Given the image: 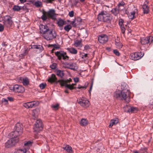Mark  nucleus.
Returning <instances> with one entry per match:
<instances>
[{"mask_svg":"<svg viewBox=\"0 0 153 153\" xmlns=\"http://www.w3.org/2000/svg\"><path fill=\"white\" fill-rule=\"evenodd\" d=\"M39 111V110L38 108L34 109L33 110L32 115L34 119L36 118L37 117Z\"/></svg>","mask_w":153,"mask_h":153,"instance_id":"24","label":"nucleus"},{"mask_svg":"<svg viewBox=\"0 0 153 153\" xmlns=\"http://www.w3.org/2000/svg\"><path fill=\"white\" fill-rule=\"evenodd\" d=\"M78 88L79 89H81V87L80 86H79Z\"/></svg>","mask_w":153,"mask_h":153,"instance_id":"63","label":"nucleus"},{"mask_svg":"<svg viewBox=\"0 0 153 153\" xmlns=\"http://www.w3.org/2000/svg\"><path fill=\"white\" fill-rule=\"evenodd\" d=\"M27 51L26 50H25L24 51V53L23 54V55L24 56H25V55H26L27 53Z\"/></svg>","mask_w":153,"mask_h":153,"instance_id":"57","label":"nucleus"},{"mask_svg":"<svg viewBox=\"0 0 153 153\" xmlns=\"http://www.w3.org/2000/svg\"><path fill=\"white\" fill-rule=\"evenodd\" d=\"M121 92L119 90L116 91L114 93V96L117 98L120 99L121 98Z\"/></svg>","mask_w":153,"mask_h":153,"instance_id":"26","label":"nucleus"},{"mask_svg":"<svg viewBox=\"0 0 153 153\" xmlns=\"http://www.w3.org/2000/svg\"><path fill=\"white\" fill-rule=\"evenodd\" d=\"M143 9L144 13H147L149 11V7L146 4H144L143 6Z\"/></svg>","mask_w":153,"mask_h":153,"instance_id":"28","label":"nucleus"},{"mask_svg":"<svg viewBox=\"0 0 153 153\" xmlns=\"http://www.w3.org/2000/svg\"><path fill=\"white\" fill-rule=\"evenodd\" d=\"M114 53L117 56H119L120 53L119 51L116 50H114L113 51Z\"/></svg>","mask_w":153,"mask_h":153,"instance_id":"48","label":"nucleus"},{"mask_svg":"<svg viewBox=\"0 0 153 153\" xmlns=\"http://www.w3.org/2000/svg\"><path fill=\"white\" fill-rule=\"evenodd\" d=\"M23 106L26 108H32L33 107L32 102L24 103L23 104Z\"/></svg>","mask_w":153,"mask_h":153,"instance_id":"27","label":"nucleus"},{"mask_svg":"<svg viewBox=\"0 0 153 153\" xmlns=\"http://www.w3.org/2000/svg\"><path fill=\"white\" fill-rule=\"evenodd\" d=\"M19 141L18 138L13 139L11 138L8 140L5 143V146L7 148H10L15 145Z\"/></svg>","mask_w":153,"mask_h":153,"instance_id":"8","label":"nucleus"},{"mask_svg":"<svg viewBox=\"0 0 153 153\" xmlns=\"http://www.w3.org/2000/svg\"><path fill=\"white\" fill-rule=\"evenodd\" d=\"M43 36L46 40H50L56 37V34L55 32L53 33L51 30H49L44 34Z\"/></svg>","mask_w":153,"mask_h":153,"instance_id":"5","label":"nucleus"},{"mask_svg":"<svg viewBox=\"0 0 153 153\" xmlns=\"http://www.w3.org/2000/svg\"><path fill=\"white\" fill-rule=\"evenodd\" d=\"M55 54L59 59H61L62 58L64 60L68 59V57L66 55L65 53L57 51L56 52Z\"/></svg>","mask_w":153,"mask_h":153,"instance_id":"12","label":"nucleus"},{"mask_svg":"<svg viewBox=\"0 0 153 153\" xmlns=\"http://www.w3.org/2000/svg\"><path fill=\"white\" fill-rule=\"evenodd\" d=\"M39 27L40 32L41 33L43 34V35L50 30L46 25H41L39 26Z\"/></svg>","mask_w":153,"mask_h":153,"instance_id":"15","label":"nucleus"},{"mask_svg":"<svg viewBox=\"0 0 153 153\" xmlns=\"http://www.w3.org/2000/svg\"><path fill=\"white\" fill-rule=\"evenodd\" d=\"M112 13L114 15H117L119 13V9L117 8H113L111 11Z\"/></svg>","mask_w":153,"mask_h":153,"instance_id":"34","label":"nucleus"},{"mask_svg":"<svg viewBox=\"0 0 153 153\" xmlns=\"http://www.w3.org/2000/svg\"><path fill=\"white\" fill-rule=\"evenodd\" d=\"M134 153H138V152L137 151L134 152Z\"/></svg>","mask_w":153,"mask_h":153,"instance_id":"64","label":"nucleus"},{"mask_svg":"<svg viewBox=\"0 0 153 153\" xmlns=\"http://www.w3.org/2000/svg\"><path fill=\"white\" fill-rule=\"evenodd\" d=\"M71 28V25H68L64 27V29L67 31H68Z\"/></svg>","mask_w":153,"mask_h":153,"instance_id":"41","label":"nucleus"},{"mask_svg":"<svg viewBox=\"0 0 153 153\" xmlns=\"http://www.w3.org/2000/svg\"><path fill=\"white\" fill-rule=\"evenodd\" d=\"M88 54H83V55H82V58L84 59L87 56Z\"/></svg>","mask_w":153,"mask_h":153,"instance_id":"52","label":"nucleus"},{"mask_svg":"<svg viewBox=\"0 0 153 153\" xmlns=\"http://www.w3.org/2000/svg\"><path fill=\"white\" fill-rule=\"evenodd\" d=\"M65 93H68V90H66L65 91Z\"/></svg>","mask_w":153,"mask_h":153,"instance_id":"62","label":"nucleus"},{"mask_svg":"<svg viewBox=\"0 0 153 153\" xmlns=\"http://www.w3.org/2000/svg\"><path fill=\"white\" fill-rule=\"evenodd\" d=\"M32 142L30 141H28L24 143V146L27 148L28 150V147L31 146L32 145Z\"/></svg>","mask_w":153,"mask_h":153,"instance_id":"39","label":"nucleus"},{"mask_svg":"<svg viewBox=\"0 0 153 153\" xmlns=\"http://www.w3.org/2000/svg\"><path fill=\"white\" fill-rule=\"evenodd\" d=\"M43 129L42 123L40 119L37 120L34 124L33 130L34 131L38 132L42 130Z\"/></svg>","mask_w":153,"mask_h":153,"instance_id":"6","label":"nucleus"},{"mask_svg":"<svg viewBox=\"0 0 153 153\" xmlns=\"http://www.w3.org/2000/svg\"><path fill=\"white\" fill-rule=\"evenodd\" d=\"M33 107L36 106L38 105L39 104V102L38 101H32Z\"/></svg>","mask_w":153,"mask_h":153,"instance_id":"43","label":"nucleus"},{"mask_svg":"<svg viewBox=\"0 0 153 153\" xmlns=\"http://www.w3.org/2000/svg\"><path fill=\"white\" fill-rule=\"evenodd\" d=\"M56 14L55 10L53 9L49 10L48 12H44L42 16V19L43 20H45L47 18H50L53 19H56Z\"/></svg>","mask_w":153,"mask_h":153,"instance_id":"2","label":"nucleus"},{"mask_svg":"<svg viewBox=\"0 0 153 153\" xmlns=\"http://www.w3.org/2000/svg\"><path fill=\"white\" fill-rule=\"evenodd\" d=\"M64 66L65 68L70 69L73 70H75L77 69L76 65L74 63H66L65 64Z\"/></svg>","mask_w":153,"mask_h":153,"instance_id":"14","label":"nucleus"},{"mask_svg":"<svg viewBox=\"0 0 153 153\" xmlns=\"http://www.w3.org/2000/svg\"><path fill=\"white\" fill-rule=\"evenodd\" d=\"M131 10L130 13H128V16L129 19H133L135 18L136 14L137 13V10L135 7L131 8Z\"/></svg>","mask_w":153,"mask_h":153,"instance_id":"11","label":"nucleus"},{"mask_svg":"<svg viewBox=\"0 0 153 153\" xmlns=\"http://www.w3.org/2000/svg\"><path fill=\"white\" fill-rule=\"evenodd\" d=\"M88 122L85 119L82 118L80 121L79 124L82 126H86L88 124Z\"/></svg>","mask_w":153,"mask_h":153,"instance_id":"23","label":"nucleus"},{"mask_svg":"<svg viewBox=\"0 0 153 153\" xmlns=\"http://www.w3.org/2000/svg\"><path fill=\"white\" fill-rule=\"evenodd\" d=\"M42 48V46L40 45H35L34 46V48H35L36 49H39L40 48Z\"/></svg>","mask_w":153,"mask_h":153,"instance_id":"53","label":"nucleus"},{"mask_svg":"<svg viewBox=\"0 0 153 153\" xmlns=\"http://www.w3.org/2000/svg\"><path fill=\"white\" fill-rule=\"evenodd\" d=\"M74 81L75 82H77L79 81V78L77 77L74 78Z\"/></svg>","mask_w":153,"mask_h":153,"instance_id":"54","label":"nucleus"},{"mask_svg":"<svg viewBox=\"0 0 153 153\" xmlns=\"http://www.w3.org/2000/svg\"><path fill=\"white\" fill-rule=\"evenodd\" d=\"M150 38L152 39V36L147 37L146 38H143L141 39L140 42L143 45L146 44L149 42V39Z\"/></svg>","mask_w":153,"mask_h":153,"instance_id":"19","label":"nucleus"},{"mask_svg":"<svg viewBox=\"0 0 153 153\" xmlns=\"http://www.w3.org/2000/svg\"><path fill=\"white\" fill-rule=\"evenodd\" d=\"M74 45L76 47H82L81 41L80 40H76L75 41Z\"/></svg>","mask_w":153,"mask_h":153,"instance_id":"29","label":"nucleus"},{"mask_svg":"<svg viewBox=\"0 0 153 153\" xmlns=\"http://www.w3.org/2000/svg\"><path fill=\"white\" fill-rule=\"evenodd\" d=\"M89 48V46H85V48L86 49H88Z\"/></svg>","mask_w":153,"mask_h":153,"instance_id":"60","label":"nucleus"},{"mask_svg":"<svg viewBox=\"0 0 153 153\" xmlns=\"http://www.w3.org/2000/svg\"><path fill=\"white\" fill-rule=\"evenodd\" d=\"M59 106V105L58 104L55 105H51V107L53 110H56L58 109Z\"/></svg>","mask_w":153,"mask_h":153,"instance_id":"42","label":"nucleus"},{"mask_svg":"<svg viewBox=\"0 0 153 153\" xmlns=\"http://www.w3.org/2000/svg\"><path fill=\"white\" fill-rule=\"evenodd\" d=\"M138 109L137 108L134 107H131L130 109L128 108V110L126 111L128 112H135L137 111Z\"/></svg>","mask_w":153,"mask_h":153,"instance_id":"32","label":"nucleus"},{"mask_svg":"<svg viewBox=\"0 0 153 153\" xmlns=\"http://www.w3.org/2000/svg\"><path fill=\"white\" fill-rule=\"evenodd\" d=\"M57 66V64L55 63H53L50 66V67L52 69H55Z\"/></svg>","mask_w":153,"mask_h":153,"instance_id":"46","label":"nucleus"},{"mask_svg":"<svg viewBox=\"0 0 153 153\" xmlns=\"http://www.w3.org/2000/svg\"><path fill=\"white\" fill-rule=\"evenodd\" d=\"M92 86H93V83H92L91 84V86L90 87V89H89V92L90 93H91V90H92Z\"/></svg>","mask_w":153,"mask_h":153,"instance_id":"56","label":"nucleus"},{"mask_svg":"<svg viewBox=\"0 0 153 153\" xmlns=\"http://www.w3.org/2000/svg\"><path fill=\"white\" fill-rule=\"evenodd\" d=\"M123 21L122 19H119V24L120 26L122 33H124L125 32V29L123 25Z\"/></svg>","mask_w":153,"mask_h":153,"instance_id":"22","label":"nucleus"},{"mask_svg":"<svg viewBox=\"0 0 153 153\" xmlns=\"http://www.w3.org/2000/svg\"><path fill=\"white\" fill-rule=\"evenodd\" d=\"M10 89L13 91L18 93H22L25 91L24 88L22 86L18 85L10 87Z\"/></svg>","mask_w":153,"mask_h":153,"instance_id":"7","label":"nucleus"},{"mask_svg":"<svg viewBox=\"0 0 153 153\" xmlns=\"http://www.w3.org/2000/svg\"><path fill=\"white\" fill-rule=\"evenodd\" d=\"M81 88H84L85 89L86 88V86H81Z\"/></svg>","mask_w":153,"mask_h":153,"instance_id":"61","label":"nucleus"},{"mask_svg":"<svg viewBox=\"0 0 153 153\" xmlns=\"http://www.w3.org/2000/svg\"><path fill=\"white\" fill-rule=\"evenodd\" d=\"M2 102L4 104H7L8 103L7 99L5 98H3L2 100Z\"/></svg>","mask_w":153,"mask_h":153,"instance_id":"45","label":"nucleus"},{"mask_svg":"<svg viewBox=\"0 0 153 153\" xmlns=\"http://www.w3.org/2000/svg\"><path fill=\"white\" fill-rule=\"evenodd\" d=\"M124 4V2H122V3L119 4L118 5V7H120V6H123Z\"/></svg>","mask_w":153,"mask_h":153,"instance_id":"58","label":"nucleus"},{"mask_svg":"<svg viewBox=\"0 0 153 153\" xmlns=\"http://www.w3.org/2000/svg\"><path fill=\"white\" fill-rule=\"evenodd\" d=\"M27 151V149L25 148H19L17 149L13 153H26Z\"/></svg>","mask_w":153,"mask_h":153,"instance_id":"21","label":"nucleus"},{"mask_svg":"<svg viewBox=\"0 0 153 153\" xmlns=\"http://www.w3.org/2000/svg\"><path fill=\"white\" fill-rule=\"evenodd\" d=\"M23 127L22 125L19 123H18L16 124L15 128V130L19 132V134H22L23 132Z\"/></svg>","mask_w":153,"mask_h":153,"instance_id":"17","label":"nucleus"},{"mask_svg":"<svg viewBox=\"0 0 153 153\" xmlns=\"http://www.w3.org/2000/svg\"><path fill=\"white\" fill-rule=\"evenodd\" d=\"M8 100L10 101V102L13 101V99L12 97H7Z\"/></svg>","mask_w":153,"mask_h":153,"instance_id":"51","label":"nucleus"},{"mask_svg":"<svg viewBox=\"0 0 153 153\" xmlns=\"http://www.w3.org/2000/svg\"><path fill=\"white\" fill-rule=\"evenodd\" d=\"M22 134H19L17 131L14 130V131L11 132L9 134L10 137L13 139H16L19 138L18 137Z\"/></svg>","mask_w":153,"mask_h":153,"instance_id":"16","label":"nucleus"},{"mask_svg":"<svg viewBox=\"0 0 153 153\" xmlns=\"http://www.w3.org/2000/svg\"><path fill=\"white\" fill-rule=\"evenodd\" d=\"M54 0H44V1L45 3L47 4L52 3Z\"/></svg>","mask_w":153,"mask_h":153,"instance_id":"47","label":"nucleus"},{"mask_svg":"<svg viewBox=\"0 0 153 153\" xmlns=\"http://www.w3.org/2000/svg\"><path fill=\"white\" fill-rule=\"evenodd\" d=\"M13 10L14 11H18L20 10V7L18 6L15 5L13 7Z\"/></svg>","mask_w":153,"mask_h":153,"instance_id":"40","label":"nucleus"},{"mask_svg":"<svg viewBox=\"0 0 153 153\" xmlns=\"http://www.w3.org/2000/svg\"><path fill=\"white\" fill-rule=\"evenodd\" d=\"M65 22L62 19H59L57 22L58 26L59 27H62L65 24Z\"/></svg>","mask_w":153,"mask_h":153,"instance_id":"31","label":"nucleus"},{"mask_svg":"<svg viewBox=\"0 0 153 153\" xmlns=\"http://www.w3.org/2000/svg\"><path fill=\"white\" fill-rule=\"evenodd\" d=\"M57 75L61 77H62L64 75V73L63 71L61 70H58L56 72Z\"/></svg>","mask_w":153,"mask_h":153,"instance_id":"38","label":"nucleus"},{"mask_svg":"<svg viewBox=\"0 0 153 153\" xmlns=\"http://www.w3.org/2000/svg\"><path fill=\"white\" fill-rule=\"evenodd\" d=\"M127 85L125 83H123L121 85V89H122L121 92V98L124 100H126L128 97V94L129 92L128 90L126 89Z\"/></svg>","mask_w":153,"mask_h":153,"instance_id":"4","label":"nucleus"},{"mask_svg":"<svg viewBox=\"0 0 153 153\" xmlns=\"http://www.w3.org/2000/svg\"><path fill=\"white\" fill-rule=\"evenodd\" d=\"M67 50L69 53L72 54H76L77 53V50L73 47L68 48Z\"/></svg>","mask_w":153,"mask_h":153,"instance_id":"25","label":"nucleus"},{"mask_svg":"<svg viewBox=\"0 0 153 153\" xmlns=\"http://www.w3.org/2000/svg\"><path fill=\"white\" fill-rule=\"evenodd\" d=\"M98 40L100 43L104 44L108 41L107 36L105 34H101L98 37Z\"/></svg>","mask_w":153,"mask_h":153,"instance_id":"13","label":"nucleus"},{"mask_svg":"<svg viewBox=\"0 0 153 153\" xmlns=\"http://www.w3.org/2000/svg\"><path fill=\"white\" fill-rule=\"evenodd\" d=\"M72 80L70 79H67L66 80H59L58 81V82L59 83L61 86H65L66 88H68L70 90H72L75 88L74 86L76 85V84H72L71 85L68 84V82H71Z\"/></svg>","mask_w":153,"mask_h":153,"instance_id":"3","label":"nucleus"},{"mask_svg":"<svg viewBox=\"0 0 153 153\" xmlns=\"http://www.w3.org/2000/svg\"><path fill=\"white\" fill-rule=\"evenodd\" d=\"M19 1H20L21 3H23L26 1V0H19Z\"/></svg>","mask_w":153,"mask_h":153,"instance_id":"59","label":"nucleus"},{"mask_svg":"<svg viewBox=\"0 0 153 153\" xmlns=\"http://www.w3.org/2000/svg\"><path fill=\"white\" fill-rule=\"evenodd\" d=\"M75 21L74 20L73 21H72L71 24L73 25L74 27H75L76 26V24L75 23Z\"/></svg>","mask_w":153,"mask_h":153,"instance_id":"55","label":"nucleus"},{"mask_svg":"<svg viewBox=\"0 0 153 153\" xmlns=\"http://www.w3.org/2000/svg\"><path fill=\"white\" fill-rule=\"evenodd\" d=\"M12 24V22L11 20L10 17H7L5 19V20L4 22V25L7 27H10Z\"/></svg>","mask_w":153,"mask_h":153,"instance_id":"18","label":"nucleus"},{"mask_svg":"<svg viewBox=\"0 0 153 153\" xmlns=\"http://www.w3.org/2000/svg\"><path fill=\"white\" fill-rule=\"evenodd\" d=\"M144 54L141 52L133 53L130 55V58L131 59L134 60H137L143 57Z\"/></svg>","mask_w":153,"mask_h":153,"instance_id":"9","label":"nucleus"},{"mask_svg":"<svg viewBox=\"0 0 153 153\" xmlns=\"http://www.w3.org/2000/svg\"><path fill=\"white\" fill-rule=\"evenodd\" d=\"M34 4L36 7H39L42 5V2L40 1H37L34 3Z\"/></svg>","mask_w":153,"mask_h":153,"instance_id":"36","label":"nucleus"},{"mask_svg":"<svg viewBox=\"0 0 153 153\" xmlns=\"http://www.w3.org/2000/svg\"><path fill=\"white\" fill-rule=\"evenodd\" d=\"M118 122L119 120L117 118L111 120L109 126V128H111L113 126L116 125L118 123Z\"/></svg>","mask_w":153,"mask_h":153,"instance_id":"20","label":"nucleus"},{"mask_svg":"<svg viewBox=\"0 0 153 153\" xmlns=\"http://www.w3.org/2000/svg\"><path fill=\"white\" fill-rule=\"evenodd\" d=\"M97 18L100 21L109 22L111 19L112 17L110 14L107 12L102 11L98 14Z\"/></svg>","mask_w":153,"mask_h":153,"instance_id":"1","label":"nucleus"},{"mask_svg":"<svg viewBox=\"0 0 153 153\" xmlns=\"http://www.w3.org/2000/svg\"><path fill=\"white\" fill-rule=\"evenodd\" d=\"M56 80V77L55 75L52 74L51 77L48 79V81L51 82H55Z\"/></svg>","mask_w":153,"mask_h":153,"instance_id":"33","label":"nucleus"},{"mask_svg":"<svg viewBox=\"0 0 153 153\" xmlns=\"http://www.w3.org/2000/svg\"><path fill=\"white\" fill-rule=\"evenodd\" d=\"M46 83H41L39 85V87L40 88L42 89H43L46 86Z\"/></svg>","mask_w":153,"mask_h":153,"instance_id":"44","label":"nucleus"},{"mask_svg":"<svg viewBox=\"0 0 153 153\" xmlns=\"http://www.w3.org/2000/svg\"><path fill=\"white\" fill-rule=\"evenodd\" d=\"M77 101L78 103L83 107H88L89 105L88 100L84 97H82L79 101L78 100Z\"/></svg>","mask_w":153,"mask_h":153,"instance_id":"10","label":"nucleus"},{"mask_svg":"<svg viewBox=\"0 0 153 153\" xmlns=\"http://www.w3.org/2000/svg\"><path fill=\"white\" fill-rule=\"evenodd\" d=\"M29 83V80L27 78H23V84L24 85H27Z\"/></svg>","mask_w":153,"mask_h":153,"instance_id":"37","label":"nucleus"},{"mask_svg":"<svg viewBox=\"0 0 153 153\" xmlns=\"http://www.w3.org/2000/svg\"><path fill=\"white\" fill-rule=\"evenodd\" d=\"M68 15L70 17H73L74 15V12L73 11H71L69 12L68 14Z\"/></svg>","mask_w":153,"mask_h":153,"instance_id":"49","label":"nucleus"},{"mask_svg":"<svg viewBox=\"0 0 153 153\" xmlns=\"http://www.w3.org/2000/svg\"><path fill=\"white\" fill-rule=\"evenodd\" d=\"M4 27L3 26L1 25L0 24V32H1L4 30Z\"/></svg>","mask_w":153,"mask_h":153,"instance_id":"50","label":"nucleus"},{"mask_svg":"<svg viewBox=\"0 0 153 153\" xmlns=\"http://www.w3.org/2000/svg\"><path fill=\"white\" fill-rule=\"evenodd\" d=\"M63 149L66 150L68 152L71 153L72 152L71 147L69 145H66L65 147H63Z\"/></svg>","mask_w":153,"mask_h":153,"instance_id":"30","label":"nucleus"},{"mask_svg":"<svg viewBox=\"0 0 153 153\" xmlns=\"http://www.w3.org/2000/svg\"><path fill=\"white\" fill-rule=\"evenodd\" d=\"M115 44L116 46V47L118 48H120L122 47V45L121 43L118 40H115Z\"/></svg>","mask_w":153,"mask_h":153,"instance_id":"35","label":"nucleus"}]
</instances>
